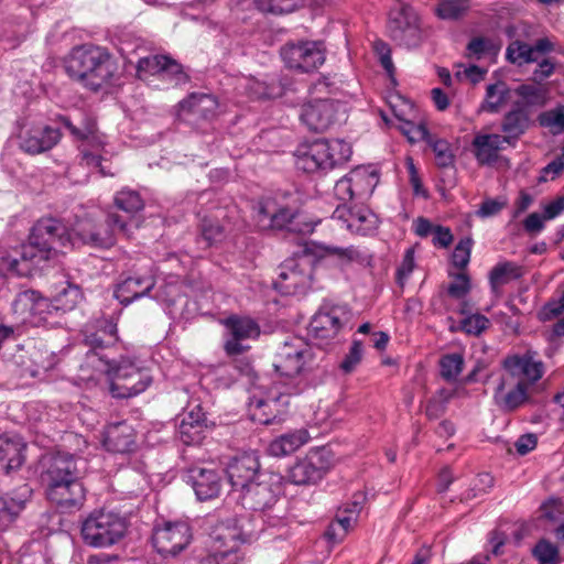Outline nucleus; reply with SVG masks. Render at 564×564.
<instances>
[{"label": "nucleus", "instance_id": "obj_39", "mask_svg": "<svg viewBox=\"0 0 564 564\" xmlns=\"http://www.w3.org/2000/svg\"><path fill=\"white\" fill-rule=\"evenodd\" d=\"M425 148H430L434 154L435 164L440 169H446L454 165L455 155L453 153L451 143L430 133L425 128Z\"/></svg>", "mask_w": 564, "mask_h": 564}, {"label": "nucleus", "instance_id": "obj_58", "mask_svg": "<svg viewBox=\"0 0 564 564\" xmlns=\"http://www.w3.org/2000/svg\"><path fill=\"white\" fill-rule=\"evenodd\" d=\"M473 239L469 237L462 238L456 245L452 253V264L457 269H465L470 261Z\"/></svg>", "mask_w": 564, "mask_h": 564}, {"label": "nucleus", "instance_id": "obj_49", "mask_svg": "<svg viewBox=\"0 0 564 564\" xmlns=\"http://www.w3.org/2000/svg\"><path fill=\"white\" fill-rule=\"evenodd\" d=\"M533 557L539 564H558V547L546 539H541L532 549Z\"/></svg>", "mask_w": 564, "mask_h": 564}, {"label": "nucleus", "instance_id": "obj_42", "mask_svg": "<svg viewBox=\"0 0 564 564\" xmlns=\"http://www.w3.org/2000/svg\"><path fill=\"white\" fill-rule=\"evenodd\" d=\"M115 206L124 212L128 216L123 217L130 223V228L133 224V216L144 207V202L137 191L123 188L115 195Z\"/></svg>", "mask_w": 564, "mask_h": 564}, {"label": "nucleus", "instance_id": "obj_20", "mask_svg": "<svg viewBox=\"0 0 564 564\" xmlns=\"http://www.w3.org/2000/svg\"><path fill=\"white\" fill-rule=\"evenodd\" d=\"M225 326L228 330V338L225 341L224 349L228 356H238L247 351L250 347L245 345L247 339H256L260 335L259 324L250 317L232 315L225 319Z\"/></svg>", "mask_w": 564, "mask_h": 564}, {"label": "nucleus", "instance_id": "obj_13", "mask_svg": "<svg viewBox=\"0 0 564 564\" xmlns=\"http://www.w3.org/2000/svg\"><path fill=\"white\" fill-rule=\"evenodd\" d=\"M351 311L347 304L324 301L310 323V333L315 339L335 338L349 323Z\"/></svg>", "mask_w": 564, "mask_h": 564}, {"label": "nucleus", "instance_id": "obj_15", "mask_svg": "<svg viewBox=\"0 0 564 564\" xmlns=\"http://www.w3.org/2000/svg\"><path fill=\"white\" fill-rule=\"evenodd\" d=\"M346 107L334 99H315L302 106L301 121L312 131L323 132L344 119Z\"/></svg>", "mask_w": 564, "mask_h": 564}, {"label": "nucleus", "instance_id": "obj_47", "mask_svg": "<svg viewBox=\"0 0 564 564\" xmlns=\"http://www.w3.org/2000/svg\"><path fill=\"white\" fill-rule=\"evenodd\" d=\"M159 78L167 82L172 86L186 84L189 79L188 75L183 69V66L169 56H165V63L162 64Z\"/></svg>", "mask_w": 564, "mask_h": 564}, {"label": "nucleus", "instance_id": "obj_10", "mask_svg": "<svg viewBox=\"0 0 564 564\" xmlns=\"http://www.w3.org/2000/svg\"><path fill=\"white\" fill-rule=\"evenodd\" d=\"M419 21V15L411 6L395 0L388 14V35L398 45L408 48L419 47L422 42Z\"/></svg>", "mask_w": 564, "mask_h": 564}, {"label": "nucleus", "instance_id": "obj_59", "mask_svg": "<svg viewBox=\"0 0 564 564\" xmlns=\"http://www.w3.org/2000/svg\"><path fill=\"white\" fill-rule=\"evenodd\" d=\"M419 246V243H415L414 246L408 248L403 254V259L400 263V265L397 269V283L399 286L403 288L406 280L412 274L414 268H415V248Z\"/></svg>", "mask_w": 564, "mask_h": 564}, {"label": "nucleus", "instance_id": "obj_26", "mask_svg": "<svg viewBox=\"0 0 564 564\" xmlns=\"http://www.w3.org/2000/svg\"><path fill=\"white\" fill-rule=\"evenodd\" d=\"M364 497L354 496V500L339 507L335 519L330 522L326 530V536L332 541L343 540L352 525L357 522L359 513L362 509Z\"/></svg>", "mask_w": 564, "mask_h": 564}, {"label": "nucleus", "instance_id": "obj_5", "mask_svg": "<svg viewBox=\"0 0 564 564\" xmlns=\"http://www.w3.org/2000/svg\"><path fill=\"white\" fill-rule=\"evenodd\" d=\"M351 154L348 142L340 139H321L297 151L295 165L306 173L328 171L346 163Z\"/></svg>", "mask_w": 564, "mask_h": 564}, {"label": "nucleus", "instance_id": "obj_52", "mask_svg": "<svg viewBox=\"0 0 564 564\" xmlns=\"http://www.w3.org/2000/svg\"><path fill=\"white\" fill-rule=\"evenodd\" d=\"M206 429L207 426L182 420L178 426L180 440L185 445H199L206 437Z\"/></svg>", "mask_w": 564, "mask_h": 564}, {"label": "nucleus", "instance_id": "obj_44", "mask_svg": "<svg viewBox=\"0 0 564 564\" xmlns=\"http://www.w3.org/2000/svg\"><path fill=\"white\" fill-rule=\"evenodd\" d=\"M82 300V291L77 285L67 284L63 288L53 300H50V311L53 312H67L75 308Z\"/></svg>", "mask_w": 564, "mask_h": 564}, {"label": "nucleus", "instance_id": "obj_50", "mask_svg": "<svg viewBox=\"0 0 564 564\" xmlns=\"http://www.w3.org/2000/svg\"><path fill=\"white\" fill-rule=\"evenodd\" d=\"M466 50L468 57L480 59L487 54H497L500 50V45L495 43L491 39L476 36L468 42Z\"/></svg>", "mask_w": 564, "mask_h": 564}, {"label": "nucleus", "instance_id": "obj_57", "mask_svg": "<svg viewBox=\"0 0 564 564\" xmlns=\"http://www.w3.org/2000/svg\"><path fill=\"white\" fill-rule=\"evenodd\" d=\"M395 117L403 122L401 130L410 143H417L423 140V121L412 122L404 111H394Z\"/></svg>", "mask_w": 564, "mask_h": 564}, {"label": "nucleus", "instance_id": "obj_2", "mask_svg": "<svg viewBox=\"0 0 564 564\" xmlns=\"http://www.w3.org/2000/svg\"><path fill=\"white\" fill-rule=\"evenodd\" d=\"M42 479L47 499L62 512L72 513L83 507L85 488L74 455L61 452L52 455Z\"/></svg>", "mask_w": 564, "mask_h": 564}, {"label": "nucleus", "instance_id": "obj_7", "mask_svg": "<svg viewBox=\"0 0 564 564\" xmlns=\"http://www.w3.org/2000/svg\"><path fill=\"white\" fill-rule=\"evenodd\" d=\"M75 238L97 249H109L116 245L117 235L129 238L130 223L117 213H108L102 220L82 219L73 228Z\"/></svg>", "mask_w": 564, "mask_h": 564}, {"label": "nucleus", "instance_id": "obj_37", "mask_svg": "<svg viewBox=\"0 0 564 564\" xmlns=\"http://www.w3.org/2000/svg\"><path fill=\"white\" fill-rule=\"evenodd\" d=\"M227 236V228L218 218L213 216L202 218L197 243L200 245L203 249L218 246L226 240Z\"/></svg>", "mask_w": 564, "mask_h": 564}, {"label": "nucleus", "instance_id": "obj_29", "mask_svg": "<svg viewBox=\"0 0 564 564\" xmlns=\"http://www.w3.org/2000/svg\"><path fill=\"white\" fill-rule=\"evenodd\" d=\"M104 446L107 451L126 454L135 448V433L127 422H117L107 426L104 437Z\"/></svg>", "mask_w": 564, "mask_h": 564}, {"label": "nucleus", "instance_id": "obj_46", "mask_svg": "<svg viewBox=\"0 0 564 564\" xmlns=\"http://www.w3.org/2000/svg\"><path fill=\"white\" fill-rule=\"evenodd\" d=\"M464 357L462 354H447L440 359V372L444 380L448 382L456 381L464 368Z\"/></svg>", "mask_w": 564, "mask_h": 564}, {"label": "nucleus", "instance_id": "obj_64", "mask_svg": "<svg viewBox=\"0 0 564 564\" xmlns=\"http://www.w3.org/2000/svg\"><path fill=\"white\" fill-rule=\"evenodd\" d=\"M454 281L448 285L447 293L454 299L464 297L470 290V279L467 273H457Z\"/></svg>", "mask_w": 564, "mask_h": 564}, {"label": "nucleus", "instance_id": "obj_62", "mask_svg": "<svg viewBox=\"0 0 564 564\" xmlns=\"http://www.w3.org/2000/svg\"><path fill=\"white\" fill-rule=\"evenodd\" d=\"M165 56L166 55H151L140 58L137 64L138 74L140 76L149 74L159 77L163 67L162 64L165 63Z\"/></svg>", "mask_w": 564, "mask_h": 564}, {"label": "nucleus", "instance_id": "obj_61", "mask_svg": "<svg viewBox=\"0 0 564 564\" xmlns=\"http://www.w3.org/2000/svg\"><path fill=\"white\" fill-rule=\"evenodd\" d=\"M490 321L482 314H471L460 322V328L468 335H480L488 328Z\"/></svg>", "mask_w": 564, "mask_h": 564}, {"label": "nucleus", "instance_id": "obj_17", "mask_svg": "<svg viewBox=\"0 0 564 564\" xmlns=\"http://www.w3.org/2000/svg\"><path fill=\"white\" fill-rule=\"evenodd\" d=\"M192 540L191 527L185 521L165 522L155 528L152 536L153 546L162 556H176Z\"/></svg>", "mask_w": 564, "mask_h": 564}, {"label": "nucleus", "instance_id": "obj_16", "mask_svg": "<svg viewBox=\"0 0 564 564\" xmlns=\"http://www.w3.org/2000/svg\"><path fill=\"white\" fill-rule=\"evenodd\" d=\"M17 138L23 152L36 155L52 150L61 141L62 132L58 127L22 123Z\"/></svg>", "mask_w": 564, "mask_h": 564}, {"label": "nucleus", "instance_id": "obj_8", "mask_svg": "<svg viewBox=\"0 0 564 564\" xmlns=\"http://www.w3.org/2000/svg\"><path fill=\"white\" fill-rule=\"evenodd\" d=\"M75 235L59 219L43 217L32 227L29 243L32 246L36 258L42 264L50 261L56 254L57 247H74Z\"/></svg>", "mask_w": 564, "mask_h": 564}, {"label": "nucleus", "instance_id": "obj_48", "mask_svg": "<svg viewBox=\"0 0 564 564\" xmlns=\"http://www.w3.org/2000/svg\"><path fill=\"white\" fill-rule=\"evenodd\" d=\"M468 10L466 0H440L435 14L442 20H457Z\"/></svg>", "mask_w": 564, "mask_h": 564}, {"label": "nucleus", "instance_id": "obj_53", "mask_svg": "<svg viewBox=\"0 0 564 564\" xmlns=\"http://www.w3.org/2000/svg\"><path fill=\"white\" fill-rule=\"evenodd\" d=\"M539 123L542 127L550 128L553 134H560L564 131V106L542 112L539 116Z\"/></svg>", "mask_w": 564, "mask_h": 564}, {"label": "nucleus", "instance_id": "obj_55", "mask_svg": "<svg viewBox=\"0 0 564 564\" xmlns=\"http://www.w3.org/2000/svg\"><path fill=\"white\" fill-rule=\"evenodd\" d=\"M256 8L263 13L284 14L293 12L296 0H254Z\"/></svg>", "mask_w": 564, "mask_h": 564}, {"label": "nucleus", "instance_id": "obj_25", "mask_svg": "<svg viewBox=\"0 0 564 564\" xmlns=\"http://www.w3.org/2000/svg\"><path fill=\"white\" fill-rule=\"evenodd\" d=\"M530 123L531 120L527 106L521 101H516L512 108L505 113L500 124L506 143L514 148L520 138L530 128Z\"/></svg>", "mask_w": 564, "mask_h": 564}, {"label": "nucleus", "instance_id": "obj_45", "mask_svg": "<svg viewBox=\"0 0 564 564\" xmlns=\"http://www.w3.org/2000/svg\"><path fill=\"white\" fill-rule=\"evenodd\" d=\"M506 58L509 63L518 66L539 61L538 56H533L531 45L520 40H514L508 45Z\"/></svg>", "mask_w": 564, "mask_h": 564}, {"label": "nucleus", "instance_id": "obj_12", "mask_svg": "<svg viewBox=\"0 0 564 564\" xmlns=\"http://www.w3.org/2000/svg\"><path fill=\"white\" fill-rule=\"evenodd\" d=\"M280 54L288 68L302 74L318 69L326 59L321 41L289 42L281 47Z\"/></svg>", "mask_w": 564, "mask_h": 564}, {"label": "nucleus", "instance_id": "obj_6", "mask_svg": "<svg viewBox=\"0 0 564 564\" xmlns=\"http://www.w3.org/2000/svg\"><path fill=\"white\" fill-rule=\"evenodd\" d=\"M128 521L113 511H94L83 522L80 535L91 547H109L119 543L126 535Z\"/></svg>", "mask_w": 564, "mask_h": 564}, {"label": "nucleus", "instance_id": "obj_38", "mask_svg": "<svg viewBox=\"0 0 564 564\" xmlns=\"http://www.w3.org/2000/svg\"><path fill=\"white\" fill-rule=\"evenodd\" d=\"M523 268L513 261L498 262L489 272V284L492 291L513 280L523 276Z\"/></svg>", "mask_w": 564, "mask_h": 564}, {"label": "nucleus", "instance_id": "obj_9", "mask_svg": "<svg viewBox=\"0 0 564 564\" xmlns=\"http://www.w3.org/2000/svg\"><path fill=\"white\" fill-rule=\"evenodd\" d=\"M283 476L279 473L264 470L257 480L232 497L243 509L261 512H274L275 505L282 495Z\"/></svg>", "mask_w": 564, "mask_h": 564}, {"label": "nucleus", "instance_id": "obj_33", "mask_svg": "<svg viewBox=\"0 0 564 564\" xmlns=\"http://www.w3.org/2000/svg\"><path fill=\"white\" fill-rule=\"evenodd\" d=\"M26 444L18 434L0 435V460L6 462V473L19 469L24 463Z\"/></svg>", "mask_w": 564, "mask_h": 564}, {"label": "nucleus", "instance_id": "obj_23", "mask_svg": "<svg viewBox=\"0 0 564 564\" xmlns=\"http://www.w3.org/2000/svg\"><path fill=\"white\" fill-rule=\"evenodd\" d=\"M289 405V395L279 391H272L265 397L252 395L250 411L252 420L269 425L282 420Z\"/></svg>", "mask_w": 564, "mask_h": 564}, {"label": "nucleus", "instance_id": "obj_56", "mask_svg": "<svg viewBox=\"0 0 564 564\" xmlns=\"http://www.w3.org/2000/svg\"><path fill=\"white\" fill-rule=\"evenodd\" d=\"M364 356V344L359 339H354L348 352L339 364V369L344 373L352 372L360 364Z\"/></svg>", "mask_w": 564, "mask_h": 564}, {"label": "nucleus", "instance_id": "obj_36", "mask_svg": "<svg viewBox=\"0 0 564 564\" xmlns=\"http://www.w3.org/2000/svg\"><path fill=\"white\" fill-rule=\"evenodd\" d=\"M310 438L307 430H294L274 438L269 444L268 452L274 457L288 456L305 445Z\"/></svg>", "mask_w": 564, "mask_h": 564}, {"label": "nucleus", "instance_id": "obj_24", "mask_svg": "<svg viewBox=\"0 0 564 564\" xmlns=\"http://www.w3.org/2000/svg\"><path fill=\"white\" fill-rule=\"evenodd\" d=\"M332 219L341 224L350 232L367 236L377 229L378 218L368 208L352 209L346 204L337 206L332 214Z\"/></svg>", "mask_w": 564, "mask_h": 564}, {"label": "nucleus", "instance_id": "obj_11", "mask_svg": "<svg viewBox=\"0 0 564 564\" xmlns=\"http://www.w3.org/2000/svg\"><path fill=\"white\" fill-rule=\"evenodd\" d=\"M313 271L314 259L308 254L286 259L280 265L274 289L283 295L304 293L311 288Z\"/></svg>", "mask_w": 564, "mask_h": 564}, {"label": "nucleus", "instance_id": "obj_54", "mask_svg": "<svg viewBox=\"0 0 564 564\" xmlns=\"http://www.w3.org/2000/svg\"><path fill=\"white\" fill-rule=\"evenodd\" d=\"M432 237V243L438 249H445L453 242L454 236L448 227L434 225L425 219V237Z\"/></svg>", "mask_w": 564, "mask_h": 564}, {"label": "nucleus", "instance_id": "obj_40", "mask_svg": "<svg viewBox=\"0 0 564 564\" xmlns=\"http://www.w3.org/2000/svg\"><path fill=\"white\" fill-rule=\"evenodd\" d=\"M348 175L356 199L370 196L379 180L376 172L361 167L352 170Z\"/></svg>", "mask_w": 564, "mask_h": 564}, {"label": "nucleus", "instance_id": "obj_3", "mask_svg": "<svg viewBox=\"0 0 564 564\" xmlns=\"http://www.w3.org/2000/svg\"><path fill=\"white\" fill-rule=\"evenodd\" d=\"M65 70L72 79L93 91L108 84L113 75L110 55L100 46L75 47L66 61Z\"/></svg>", "mask_w": 564, "mask_h": 564}, {"label": "nucleus", "instance_id": "obj_1", "mask_svg": "<svg viewBox=\"0 0 564 564\" xmlns=\"http://www.w3.org/2000/svg\"><path fill=\"white\" fill-rule=\"evenodd\" d=\"M84 337L85 344L90 347L89 354L97 356L106 366L105 372L111 379L109 391L113 398H132L151 386L153 378L149 369L130 357L121 356L116 360L105 352L119 340L113 319L101 317L87 324Z\"/></svg>", "mask_w": 564, "mask_h": 564}, {"label": "nucleus", "instance_id": "obj_30", "mask_svg": "<svg viewBox=\"0 0 564 564\" xmlns=\"http://www.w3.org/2000/svg\"><path fill=\"white\" fill-rule=\"evenodd\" d=\"M188 479L198 500L205 501L218 497L221 478L216 470L194 468L191 470Z\"/></svg>", "mask_w": 564, "mask_h": 564}, {"label": "nucleus", "instance_id": "obj_41", "mask_svg": "<svg viewBox=\"0 0 564 564\" xmlns=\"http://www.w3.org/2000/svg\"><path fill=\"white\" fill-rule=\"evenodd\" d=\"M509 95L510 89L505 82L498 80L489 84L486 88L485 99L480 105V111L497 113L500 107L508 100Z\"/></svg>", "mask_w": 564, "mask_h": 564}, {"label": "nucleus", "instance_id": "obj_32", "mask_svg": "<svg viewBox=\"0 0 564 564\" xmlns=\"http://www.w3.org/2000/svg\"><path fill=\"white\" fill-rule=\"evenodd\" d=\"M315 225L316 224L312 221H306L304 216L297 210L285 206H279L275 203L272 229L288 230L290 232L305 236L314 231Z\"/></svg>", "mask_w": 564, "mask_h": 564}, {"label": "nucleus", "instance_id": "obj_35", "mask_svg": "<svg viewBox=\"0 0 564 564\" xmlns=\"http://www.w3.org/2000/svg\"><path fill=\"white\" fill-rule=\"evenodd\" d=\"M505 135L497 133L477 134L473 140L474 154L480 164H491L497 161L498 152L503 149Z\"/></svg>", "mask_w": 564, "mask_h": 564}, {"label": "nucleus", "instance_id": "obj_18", "mask_svg": "<svg viewBox=\"0 0 564 564\" xmlns=\"http://www.w3.org/2000/svg\"><path fill=\"white\" fill-rule=\"evenodd\" d=\"M311 358L312 349L302 338L294 337L285 340L278 349L273 366L281 376L294 377L305 368Z\"/></svg>", "mask_w": 564, "mask_h": 564}, {"label": "nucleus", "instance_id": "obj_51", "mask_svg": "<svg viewBox=\"0 0 564 564\" xmlns=\"http://www.w3.org/2000/svg\"><path fill=\"white\" fill-rule=\"evenodd\" d=\"M275 210L274 199L259 202L254 208L253 220L259 230L272 229L273 215Z\"/></svg>", "mask_w": 564, "mask_h": 564}, {"label": "nucleus", "instance_id": "obj_43", "mask_svg": "<svg viewBox=\"0 0 564 564\" xmlns=\"http://www.w3.org/2000/svg\"><path fill=\"white\" fill-rule=\"evenodd\" d=\"M54 122L59 129H66L76 141L87 140L95 132V122L88 117L83 118L79 126L75 124L70 117L64 115L56 116Z\"/></svg>", "mask_w": 564, "mask_h": 564}, {"label": "nucleus", "instance_id": "obj_34", "mask_svg": "<svg viewBox=\"0 0 564 564\" xmlns=\"http://www.w3.org/2000/svg\"><path fill=\"white\" fill-rule=\"evenodd\" d=\"M14 313L20 315H51L50 300L35 290H24L17 294L12 302Z\"/></svg>", "mask_w": 564, "mask_h": 564}, {"label": "nucleus", "instance_id": "obj_14", "mask_svg": "<svg viewBox=\"0 0 564 564\" xmlns=\"http://www.w3.org/2000/svg\"><path fill=\"white\" fill-rule=\"evenodd\" d=\"M332 466L329 452L325 448L311 449L304 457L290 466L286 479L296 486H311L321 481Z\"/></svg>", "mask_w": 564, "mask_h": 564}, {"label": "nucleus", "instance_id": "obj_19", "mask_svg": "<svg viewBox=\"0 0 564 564\" xmlns=\"http://www.w3.org/2000/svg\"><path fill=\"white\" fill-rule=\"evenodd\" d=\"M155 286V279L150 271L134 270L122 273L115 286L113 295L123 306L149 295Z\"/></svg>", "mask_w": 564, "mask_h": 564}, {"label": "nucleus", "instance_id": "obj_27", "mask_svg": "<svg viewBox=\"0 0 564 564\" xmlns=\"http://www.w3.org/2000/svg\"><path fill=\"white\" fill-rule=\"evenodd\" d=\"M32 494L28 485H23L11 494L0 495V529L7 530L24 510Z\"/></svg>", "mask_w": 564, "mask_h": 564}, {"label": "nucleus", "instance_id": "obj_21", "mask_svg": "<svg viewBox=\"0 0 564 564\" xmlns=\"http://www.w3.org/2000/svg\"><path fill=\"white\" fill-rule=\"evenodd\" d=\"M226 473L231 485L229 495L234 497L262 473L258 455L254 452H245L232 457L227 464Z\"/></svg>", "mask_w": 564, "mask_h": 564}, {"label": "nucleus", "instance_id": "obj_22", "mask_svg": "<svg viewBox=\"0 0 564 564\" xmlns=\"http://www.w3.org/2000/svg\"><path fill=\"white\" fill-rule=\"evenodd\" d=\"M32 246H21L19 250L6 251L0 254V279L8 276H28L44 264L36 258Z\"/></svg>", "mask_w": 564, "mask_h": 564}, {"label": "nucleus", "instance_id": "obj_60", "mask_svg": "<svg viewBox=\"0 0 564 564\" xmlns=\"http://www.w3.org/2000/svg\"><path fill=\"white\" fill-rule=\"evenodd\" d=\"M452 395V391L447 389H440L437 395L429 400V403L425 406V415L432 419L443 414Z\"/></svg>", "mask_w": 564, "mask_h": 564}, {"label": "nucleus", "instance_id": "obj_4", "mask_svg": "<svg viewBox=\"0 0 564 564\" xmlns=\"http://www.w3.org/2000/svg\"><path fill=\"white\" fill-rule=\"evenodd\" d=\"M213 553L200 564H247L245 554L237 547L238 542H247L251 533L246 532L237 518L218 521L209 533Z\"/></svg>", "mask_w": 564, "mask_h": 564}, {"label": "nucleus", "instance_id": "obj_31", "mask_svg": "<svg viewBox=\"0 0 564 564\" xmlns=\"http://www.w3.org/2000/svg\"><path fill=\"white\" fill-rule=\"evenodd\" d=\"M181 116L195 119H210L215 116L218 101L215 96L205 93H192L178 104Z\"/></svg>", "mask_w": 564, "mask_h": 564}, {"label": "nucleus", "instance_id": "obj_28", "mask_svg": "<svg viewBox=\"0 0 564 564\" xmlns=\"http://www.w3.org/2000/svg\"><path fill=\"white\" fill-rule=\"evenodd\" d=\"M505 387L506 380L501 378L494 392L495 403L502 412H513L522 405L532 402L528 393V383L524 380L518 381L509 391H505Z\"/></svg>", "mask_w": 564, "mask_h": 564}, {"label": "nucleus", "instance_id": "obj_63", "mask_svg": "<svg viewBox=\"0 0 564 564\" xmlns=\"http://www.w3.org/2000/svg\"><path fill=\"white\" fill-rule=\"evenodd\" d=\"M516 94L523 98L529 106L542 105L545 98L544 90L532 84H522L518 86Z\"/></svg>", "mask_w": 564, "mask_h": 564}]
</instances>
